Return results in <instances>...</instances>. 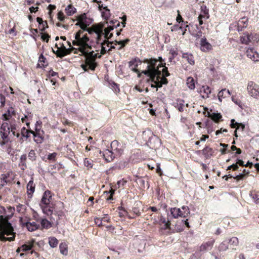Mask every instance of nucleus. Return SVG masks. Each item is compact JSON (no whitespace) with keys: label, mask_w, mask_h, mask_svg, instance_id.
Instances as JSON below:
<instances>
[{"label":"nucleus","mask_w":259,"mask_h":259,"mask_svg":"<svg viewBox=\"0 0 259 259\" xmlns=\"http://www.w3.org/2000/svg\"><path fill=\"white\" fill-rule=\"evenodd\" d=\"M182 26H179L178 25H175L171 27V31H178L179 30L182 29Z\"/></svg>","instance_id":"nucleus-62"},{"label":"nucleus","mask_w":259,"mask_h":259,"mask_svg":"<svg viewBox=\"0 0 259 259\" xmlns=\"http://www.w3.org/2000/svg\"><path fill=\"white\" fill-rule=\"evenodd\" d=\"M248 19L247 17H243L241 18L238 23V30H241L243 28L246 27L248 24Z\"/></svg>","instance_id":"nucleus-26"},{"label":"nucleus","mask_w":259,"mask_h":259,"mask_svg":"<svg viewBox=\"0 0 259 259\" xmlns=\"http://www.w3.org/2000/svg\"><path fill=\"white\" fill-rule=\"evenodd\" d=\"M200 17H203L204 19H208L209 18V10L205 5L201 6V13L199 15Z\"/></svg>","instance_id":"nucleus-24"},{"label":"nucleus","mask_w":259,"mask_h":259,"mask_svg":"<svg viewBox=\"0 0 259 259\" xmlns=\"http://www.w3.org/2000/svg\"><path fill=\"white\" fill-rule=\"evenodd\" d=\"M16 111L14 110V108L12 107H10L6 113H4L3 115V117L4 120H8L10 117H11L13 115H15Z\"/></svg>","instance_id":"nucleus-22"},{"label":"nucleus","mask_w":259,"mask_h":259,"mask_svg":"<svg viewBox=\"0 0 259 259\" xmlns=\"http://www.w3.org/2000/svg\"><path fill=\"white\" fill-rule=\"evenodd\" d=\"M248 94L255 99L259 98V85L252 81H248L247 86Z\"/></svg>","instance_id":"nucleus-6"},{"label":"nucleus","mask_w":259,"mask_h":259,"mask_svg":"<svg viewBox=\"0 0 259 259\" xmlns=\"http://www.w3.org/2000/svg\"><path fill=\"white\" fill-rule=\"evenodd\" d=\"M104 34L105 40H108L109 39L111 38L113 36V33H110V31H108V30L105 28L104 29Z\"/></svg>","instance_id":"nucleus-50"},{"label":"nucleus","mask_w":259,"mask_h":259,"mask_svg":"<svg viewBox=\"0 0 259 259\" xmlns=\"http://www.w3.org/2000/svg\"><path fill=\"white\" fill-rule=\"evenodd\" d=\"M228 249V246L224 242H222L218 247L219 251H226Z\"/></svg>","instance_id":"nucleus-51"},{"label":"nucleus","mask_w":259,"mask_h":259,"mask_svg":"<svg viewBox=\"0 0 259 259\" xmlns=\"http://www.w3.org/2000/svg\"><path fill=\"white\" fill-rule=\"evenodd\" d=\"M10 134V127L8 122L3 123L0 129V135L3 141L0 142V144L3 146L10 141L9 135Z\"/></svg>","instance_id":"nucleus-4"},{"label":"nucleus","mask_w":259,"mask_h":259,"mask_svg":"<svg viewBox=\"0 0 259 259\" xmlns=\"http://www.w3.org/2000/svg\"><path fill=\"white\" fill-rule=\"evenodd\" d=\"M26 159H27V156H26V154H22L20 157V162L22 163V166L24 167L23 168H22V169H24V168L26 167V164L25 163V161H26Z\"/></svg>","instance_id":"nucleus-49"},{"label":"nucleus","mask_w":259,"mask_h":259,"mask_svg":"<svg viewBox=\"0 0 259 259\" xmlns=\"http://www.w3.org/2000/svg\"><path fill=\"white\" fill-rule=\"evenodd\" d=\"M103 27L104 26L102 24H98L94 26V30L93 31H94V32H95L97 35V43L98 44H99L101 37L104 34Z\"/></svg>","instance_id":"nucleus-10"},{"label":"nucleus","mask_w":259,"mask_h":259,"mask_svg":"<svg viewBox=\"0 0 259 259\" xmlns=\"http://www.w3.org/2000/svg\"><path fill=\"white\" fill-rule=\"evenodd\" d=\"M40 206L42 209V212L48 215H51L53 213V210L51 207H49L48 205H43L42 204H40Z\"/></svg>","instance_id":"nucleus-34"},{"label":"nucleus","mask_w":259,"mask_h":259,"mask_svg":"<svg viewBox=\"0 0 259 259\" xmlns=\"http://www.w3.org/2000/svg\"><path fill=\"white\" fill-rule=\"evenodd\" d=\"M231 168H232L233 170H236L239 168V167L236 164H233L228 167L227 170H230Z\"/></svg>","instance_id":"nucleus-64"},{"label":"nucleus","mask_w":259,"mask_h":259,"mask_svg":"<svg viewBox=\"0 0 259 259\" xmlns=\"http://www.w3.org/2000/svg\"><path fill=\"white\" fill-rule=\"evenodd\" d=\"M180 208L174 207L170 209V213L174 218H178L180 215Z\"/></svg>","instance_id":"nucleus-38"},{"label":"nucleus","mask_w":259,"mask_h":259,"mask_svg":"<svg viewBox=\"0 0 259 259\" xmlns=\"http://www.w3.org/2000/svg\"><path fill=\"white\" fill-rule=\"evenodd\" d=\"M23 226L26 227L28 230L30 232L36 230L38 229L39 226V225L34 222H30L28 221L23 223Z\"/></svg>","instance_id":"nucleus-17"},{"label":"nucleus","mask_w":259,"mask_h":259,"mask_svg":"<svg viewBox=\"0 0 259 259\" xmlns=\"http://www.w3.org/2000/svg\"><path fill=\"white\" fill-rule=\"evenodd\" d=\"M110 24L113 25L112 26L115 28H117L120 25V22L116 20L110 21Z\"/></svg>","instance_id":"nucleus-55"},{"label":"nucleus","mask_w":259,"mask_h":259,"mask_svg":"<svg viewBox=\"0 0 259 259\" xmlns=\"http://www.w3.org/2000/svg\"><path fill=\"white\" fill-rule=\"evenodd\" d=\"M58 243V240L55 237H50L49 239V244L52 248L56 247Z\"/></svg>","instance_id":"nucleus-39"},{"label":"nucleus","mask_w":259,"mask_h":259,"mask_svg":"<svg viewBox=\"0 0 259 259\" xmlns=\"http://www.w3.org/2000/svg\"><path fill=\"white\" fill-rule=\"evenodd\" d=\"M190 213L189 208L187 206H183L180 208V217L186 218Z\"/></svg>","instance_id":"nucleus-28"},{"label":"nucleus","mask_w":259,"mask_h":259,"mask_svg":"<svg viewBox=\"0 0 259 259\" xmlns=\"http://www.w3.org/2000/svg\"><path fill=\"white\" fill-rule=\"evenodd\" d=\"M227 95H230V92L229 90L226 89L222 90L218 93V96L219 100L220 102H222V98H225Z\"/></svg>","instance_id":"nucleus-31"},{"label":"nucleus","mask_w":259,"mask_h":259,"mask_svg":"<svg viewBox=\"0 0 259 259\" xmlns=\"http://www.w3.org/2000/svg\"><path fill=\"white\" fill-rule=\"evenodd\" d=\"M27 194L29 198H31L35 191V184L33 183L32 178L27 185Z\"/></svg>","instance_id":"nucleus-18"},{"label":"nucleus","mask_w":259,"mask_h":259,"mask_svg":"<svg viewBox=\"0 0 259 259\" xmlns=\"http://www.w3.org/2000/svg\"><path fill=\"white\" fill-rule=\"evenodd\" d=\"M0 230H1L2 232L3 233V234H0V239L4 241H7L8 237H6L4 236L5 234H6L7 235V234L5 232V231L1 228H0Z\"/></svg>","instance_id":"nucleus-57"},{"label":"nucleus","mask_w":259,"mask_h":259,"mask_svg":"<svg viewBox=\"0 0 259 259\" xmlns=\"http://www.w3.org/2000/svg\"><path fill=\"white\" fill-rule=\"evenodd\" d=\"M245 178V174H239V175L236 176L235 177H233V178L237 181H239L240 180H243Z\"/></svg>","instance_id":"nucleus-59"},{"label":"nucleus","mask_w":259,"mask_h":259,"mask_svg":"<svg viewBox=\"0 0 259 259\" xmlns=\"http://www.w3.org/2000/svg\"><path fill=\"white\" fill-rule=\"evenodd\" d=\"M38 124H41V121L40 120L37 121L35 123V132L33 131H30V133L32 134L34 137V141L37 144H41L44 140V137L43 135L44 132L43 131L40 130V128L37 127Z\"/></svg>","instance_id":"nucleus-7"},{"label":"nucleus","mask_w":259,"mask_h":259,"mask_svg":"<svg viewBox=\"0 0 259 259\" xmlns=\"http://www.w3.org/2000/svg\"><path fill=\"white\" fill-rule=\"evenodd\" d=\"M184 220L178 221L175 224V230L177 232H180L184 230Z\"/></svg>","instance_id":"nucleus-33"},{"label":"nucleus","mask_w":259,"mask_h":259,"mask_svg":"<svg viewBox=\"0 0 259 259\" xmlns=\"http://www.w3.org/2000/svg\"><path fill=\"white\" fill-rule=\"evenodd\" d=\"M100 154L103 156L107 162L112 161L115 158V155H117L114 152L109 149H106L103 152L100 151Z\"/></svg>","instance_id":"nucleus-9"},{"label":"nucleus","mask_w":259,"mask_h":259,"mask_svg":"<svg viewBox=\"0 0 259 259\" xmlns=\"http://www.w3.org/2000/svg\"><path fill=\"white\" fill-rule=\"evenodd\" d=\"M160 221L163 224H164L166 229H170V223L169 220L166 221L165 219L162 216L160 217Z\"/></svg>","instance_id":"nucleus-47"},{"label":"nucleus","mask_w":259,"mask_h":259,"mask_svg":"<svg viewBox=\"0 0 259 259\" xmlns=\"http://www.w3.org/2000/svg\"><path fill=\"white\" fill-rule=\"evenodd\" d=\"M240 126H241V131H243L245 128L244 124L236 122L234 119L231 120L230 126L232 128H236V130H239Z\"/></svg>","instance_id":"nucleus-29"},{"label":"nucleus","mask_w":259,"mask_h":259,"mask_svg":"<svg viewBox=\"0 0 259 259\" xmlns=\"http://www.w3.org/2000/svg\"><path fill=\"white\" fill-rule=\"evenodd\" d=\"M214 242V240H211L202 244L200 246V251H205L210 249L212 247Z\"/></svg>","instance_id":"nucleus-23"},{"label":"nucleus","mask_w":259,"mask_h":259,"mask_svg":"<svg viewBox=\"0 0 259 259\" xmlns=\"http://www.w3.org/2000/svg\"><path fill=\"white\" fill-rule=\"evenodd\" d=\"M250 197L254 200L255 202L257 204L259 200V196L257 194L253 195L252 193L250 194Z\"/></svg>","instance_id":"nucleus-60"},{"label":"nucleus","mask_w":259,"mask_h":259,"mask_svg":"<svg viewBox=\"0 0 259 259\" xmlns=\"http://www.w3.org/2000/svg\"><path fill=\"white\" fill-rule=\"evenodd\" d=\"M40 224L44 228L49 229L52 227L51 223L46 219H41Z\"/></svg>","instance_id":"nucleus-40"},{"label":"nucleus","mask_w":259,"mask_h":259,"mask_svg":"<svg viewBox=\"0 0 259 259\" xmlns=\"http://www.w3.org/2000/svg\"><path fill=\"white\" fill-rule=\"evenodd\" d=\"M56 155H57L56 153L54 152L53 153H50L48 156V159L50 160H52L53 161H55V158H56Z\"/></svg>","instance_id":"nucleus-56"},{"label":"nucleus","mask_w":259,"mask_h":259,"mask_svg":"<svg viewBox=\"0 0 259 259\" xmlns=\"http://www.w3.org/2000/svg\"><path fill=\"white\" fill-rule=\"evenodd\" d=\"M41 38L44 40L46 41V42H48L49 40V38L50 37V36L47 33H43L41 32Z\"/></svg>","instance_id":"nucleus-54"},{"label":"nucleus","mask_w":259,"mask_h":259,"mask_svg":"<svg viewBox=\"0 0 259 259\" xmlns=\"http://www.w3.org/2000/svg\"><path fill=\"white\" fill-rule=\"evenodd\" d=\"M156 60H157V62L156 63V64H157V62H158V60H157L156 59H155ZM158 60L161 62L160 64H159V65L158 66H156V65H155V67L156 68H158L159 69V67H163V68H166L165 66V63H164V65L162 63V58L161 57H159L158 58Z\"/></svg>","instance_id":"nucleus-53"},{"label":"nucleus","mask_w":259,"mask_h":259,"mask_svg":"<svg viewBox=\"0 0 259 259\" xmlns=\"http://www.w3.org/2000/svg\"><path fill=\"white\" fill-rule=\"evenodd\" d=\"M212 149L208 146L205 147L202 150V153L206 158L210 157L212 155Z\"/></svg>","instance_id":"nucleus-32"},{"label":"nucleus","mask_w":259,"mask_h":259,"mask_svg":"<svg viewBox=\"0 0 259 259\" xmlns=\"http://www.w3.org/2000/svg\"><path fill=\"white\" fill-rule=\"evenodd\" d=\"M187 84L190 90H194L195 88L194 80L193 77H189L187 80Z\"/></svg>","instance_id":"nucleus-37"},{"label":"nucleus","mask_w":259,"mask_h":259,"mask_svg":"<svg viewBox=\"0 0 259 259\" xmlns=\"http://www.w3.org/2000/svg\"><path fill=\"white\" fill-rule=\"evenodd\" d=\"M147 144L150 148L155 149L160 145V142L156 137L152 136L149 138Z\"/></svg>","instance_id":"nucleus-11"},{"label":"nucleus","mask_w":259,"mask_h":259,"mask_svg":"<svg viewBox=\"0 0 259 259\" xmlns=\"http://www.w3.org/2000/svg\"><path fill=\"white\" fill-rule=\"evenodd\" d=\"M77 22L76 25L79 26L82 30H87V27L90 25L93 22L92 19L88 18L85 13L81 14L77 17Z\"/></svg>","instance_id":"nucleus-5"},{"label":"nucleus","mask_w":259,"mask_h":259,"mask_svg":"<svg viewBox=\"0 0 259 259\" xmlns=\"http://www.w3.org/2000/svg\"><path fill=\"white\" fill-rule=\"evenodd\" d=\"M113 42L109 41L108 40H104L103 42H101L99 44L101 45V54L102 55L105 54L108 51V48L109 47V45L112 44Z\"/></svg>","instance_id":"nucleus-20"},{"label":"nucleus","mask_w":259,"mask_h":259,"mask_svg":"<svg viewBox=\"0 0 259 259\" xmlns=\"http://www.w3.org/2000/svg\"><path fill=\"white\" fill-rule=\"evenodd\" d=\"M35 245H38V243L35 242L34 240H32L31 241H29L22 245L21 247V250L23 251L30 250L33 247H34Z\"/></svg>","instance_id":"nucleus-15"},{"label":"nucleus","mask_w":259,"mask_h":259,"mask_svg":"<svg viewBox=\"0 0 259 259\" xmlns=\"http://www.w3.org/2000/svg\"><path fill=\"white\" fill-rule=\"evenodd\" d=\"M56 46L57 47L58 49L57 51L55 52L53 49H52V50L54 53H55L57 57L62 58L65 55H66L67 53H69V49H66V47L63 45H62L63 50L62 51H59L60 49L57 47V44H56Z\"/></svg>","instance_id":"nucleus-19"},{"label":"nucleus","mask_w":259,"mask_h":259,"mask_svg":"<svg viewBox=\"0 0 259 259\" xmlns=\"http://www.w3.org/2000/svg\"><path fill=\"white\" fill-rule=\"evenodd\" d=\"M182 58L185 59L190 65H194L195 63L194 58L192 54L185 53L182 55Z\"/></svg>","instance_id":"nucleus-27"},{"label":"nucleus","mask_w":259,"mask_h":259,"mask_svg":"<svg viewBox=\"0 0 259 259\" xmlns=\"http://www.w3.org/2000/svg\"><path fill=\"white\" fill-rule=\"evenodd\" d=\"M200 93H204L206 94V97H208V95L211 93V90L209 87L202 86L200 90Z\"/></svg>","instance_id":"nucleus-43"},{"label":"nucleus","mask_w":259,"mask_h":259,"mask_svg":"<svg viewBox=\"0 0 259 259\" xmlns=\"http://www.w3.org/2000/svg\"><path fill=\"white\" fill-rule=\"evenodd\" d=\"M76 9L73 7L71 5H68L65 8V13L68 16H71L76 12Z\"/></svg>","instance_id":"nucleus-35"},{"label":"nucleus","mask_w":259,"mask_h":259,"mask_svg":"<svg viewBox=\"0 0 259 259\" xmlns=\"http://www.w3.org/2000/svg\"><path fill=\"white\" fill-rule=\"evenodd\" d=\"M253 40V35L252 34L244 33L240 37L241 42L243 44L248 45Z\"/></svg>","instance_id":"nucleus-16"},{"label":"nucleus","mask_w":259,"mask_h":259,"mask_svg":"<svg viewBox=\"0 0 259 259\" xmlns=\"http://www.w3.org/2000/svg\"><path fill=\"white\" fill-rule=\"evenodd\" d=\"M102 221L103 219H101L100 218H96L95 219V223L98 226H102Z\"/></svg>","instance_id":"nucleus-61"},{"label":"nucleus","mask_w":259,"mask_h":259,"mask_svg":"<svg viewBox=\"0 0 259 259\" xmlns=\"http://www.w3.org/2000/svg\"><path fill=\"white\" fill-rule=\"evenodd\" d=\"M205 116L210 117L212 120H213L214 122L217 123L219 122V120L221 119L222 117V116L220 113H210L208 111H207V115H205Z\"/></svg>","instance_id":"nucleus-25"},{"label":"nucleus","mask_w":259,"mask_h":259,"mask_svg":"<svg viewBox=\"0 0 259 259\" xmlns=\"http://www.w3.org/2000/svg\"><path fill=\"white\" fill-rule=\"evenodd\" d=\"M6 209L4 207L0 205V228L7 234H11L13 231L11 224L9 222L7 217H4Z\"/></svg>","instance_id":"nucleus-3"},{"label":"nucleus","mask_w":259,"mask_h":259,"mask_svg":"<svg viewBox=\"0 0 259 259\" xmlns=\"http://www.w3.org/2000/svg\"><path fill=\"white\" fill-rule=\"evenodd\" d=\"M111 150L116 155H120L123 152V146L118 141H113L110 145Z\"/></svg>","instance_id":"nucleus-8"},{"label":"nucleus","mask_w":259,"mask_h":259,"mask_svg":"<svg viewBox=\"0 0 259 259\" xmlns=\"http://www.w3.org/2000/svg\"><path fill=\"white\" fill-rule=\"evenodd\" d=\"M200 44V49L203 52H207L212 49L211 45L207 40L205 36L201 38Z\"/></svg>","instance_id":"nucleus-12"},{"label":"nucleus","mask_w":259,"mask_h":259,"mask_svg":"<svg viewBox=\"0 0 259 259\" xmlns=\"http://www.w3.org/2000/svg\"><path fill=\"white\" fill-rule=\"evenodd\" d=\"M52 199L51 192L49 190H46L44 193L40 204L48 205Z\"/></svg>","instance_id":"nucleus-13"},{"label":"nucleus","mask_w":259,"mask_h":259,"mask_svg":"<svg viewBox=\"0 0 259 259\" xmlns=\"http://www.w3.org/2000/svg\"><path fill=\"white\" fill-rule=\"evenodd\" d=\"M58 19L61 21H62L64 20V18H65V16L64 15V14L63 12H58Z\"/></svg>","instance_id":"nucleus-63"},{"label":"nucleus","mask_w":259,"mask_h":259,"mask_svg":"<svg viewBox=\"0 0 259 259\" xmlns=\"http://www.w3.org/2000/svg\"><path fill=\"white\" fill-rule=\"evenodd\" d=\"M127 181L124 180V179L118 181L117 183V184L118 186V188L122 187L124 186V185L126 183Z\"/></svg>","instance_id":"nucleus-58"},{"label":"nucleus","mask_w":259,"mask_h":259,"mask_svg":"<svg viewBox=\"0 0 259 259\" xmlns=\"http://www.w3.org/2000/svg\"><path fill=\"white\" fill-rule=\"evenodd\" d=\"M130 39L128 38H126L124 40H120L117 41L115 40V45H120V46L118 48V50H121L122 48H123L126 44H127L129 41Z\"/></svg>","instance_id":"nucleus-41"},{"label":"nucleus","mask_w":259,"mask_h":259,"mask_svg":"<svg viewBox=\"0 0 259 259\" xmlns=\"http://www.w3.org/2000/svg\"><path fill=\"white\" fill-rule=\"evenodd\" d=\"M89 41V37L87 34H83V31L81 30H79L74 34V40L72 41L73 45L79 47L80 51L84 54L85 64H82L81 67L85 71L89 69L94 71L97 65L96 58L101 57V55L95 53L93 51L89 52L88 50H87L91 49Z\"/></svg>","instance_id":"nucleus-1"},{"label":"nucleus","mask_w":259,"mask_h":259,"mask_svg":"<svg viewBox=\"0 0 259 259\" xmlns=\"http://www.w3.org/2000/svg\"><path fill=\"white\" fill-rule=\"evenodd\" d=\"M139 63H141V61L139 59H135L134 60L129 62V66L131 70L134 72L137 73L139 72V70L137 68L138 66Z\"/></svg>","instance_id":"nucleus-21"},{"label":"nucleus","mask_w":259,"mask_h":259,"mask_svg":"<svg viewBox=\"0 0 259 259\" xmlns=\"http://www.w3.org/2000/svg\"><path fill=\"white\" fill-rule=\"evenodd\" d=\"M10 130H11L12 135L14 136H16L17 137H19L20 134L19 133L17 132L16 127L14 125H11Z\"/></svg>","instance_id":"nucleus-52"},{"label":"nucleus","mask_w":259,"mask_h":259,"mask_svg":"<svg viewBox=\"0 0 259 259\" xmlns=\"http://www.w3.org/2000/svg\"><path fill=\"white\" fill-rule=\"evenodd\" d=\"M229 243L233 246H237L239 244V240L238 238L233 237L230 238L229 240Z\"/></svg>","instance_id":"nucleus-42"},{"label":"nucleus","mask_w":259,"mask_h":259,"mask_svg":"<svg viewBox=\"0 0 259 259\" xmlns=\"http://www.w3.org/2000/svg\"><path fill=\"white\" fill-rule=\"evenodd\" d=\"M184 101L183 100H182L180 103H176L175 104V107L178 109V110L180 112H183L184 111Z\"/></svg>","instance_id":"nucleus-48"},{"label":"nucleus","mask_w":259,"mask_h":259,"mask_svg":"<svg viewBox=\"0 0 259 259\" xmlns=\"http://www.w3.org/2000/svg\"><path fill=\"white\" fill-rule=\"evenodd\" d=\"M246 55L252 61H258L259 60V54L254 51L253 48H248L246 50Z\"/></svg>","instance_id":"nucleus-14"},{"label":"nucleus","mask_w":259,"mask_h":259,"mask_svg":"<svg viewBox=\"0 0 259 259\" xmlns=\"http://www.w3.org/2000/svg\"><path fill=\"white\" fill-rule=\"evenodd\" d=\"M28 157L29 159L31 161H35L36 159V155L34 150H31L28 153Z\"/></svg>","instance_id":"nucleus-46"},{"label":"nucleus","mask_w":259,"mask_h":259,"mask_svg":"<svg viewBox=\"0 0 259 259\" xmlns=\"http://www.w3.org/2000/svg\"><path fill=\"white\" fill-rule=\"evenodd\" d=\"M9 176V175L8 174H2L0 176V183L2 187L7 185L9 182L8 180Z\"/></svg>","instance_id":"nucleus-30"},{"label":"nucleus","mask_w":259,"mask_h":259,"mask_svg":"<svg viewBox=\"0 0 259 259\" xmlns=\"http://www.w3.org/2000/svg\"><path fill=\"white\" fill-rule=\"evenodd\" d=\"M60 252L65 255L68 254L67 246L65 243H61L59 245Z\"/></svg>","instance_id":"nucleus-36"},{"label":"nucleus","mask_w":259,"mask_h":259,"mask_svg":"<svg viewBox=\"0 0 259 259\" xmlns=\"http://www.w3.org/2000/svg\"><path fill=\"white\" fill-rule=\"evenodd\" d=\"M157 60L154 59H150L149 60H146V62L148 65L147 69L142 72L144 74L149 76L151 80L155 84L152 83L151 87L152 88H156V91L158 90V88L162 87L163 84H167L168 80L166 78L170 75L168 71L167 68L162 69V76L161 77V71L156 68L155 65Z\"/></svg>","instance_id":"nucleus-2"},{"label":"nucleus","mask_w":259,"mask_h":259,"mask_svg":"<svg viewBox=\"0 0 259 259\" xmlns=\"http://www.w3.org/2000/svg\"><path fill=\"white\" fill-rule=\"evenodd\" d=\"M31 130H28L25 127L22 128L21 131V134L22 137H25L26 138H28L29 137V134L30 133V131Z\"/></svg>","instance_id":"nucleus-45"},{"label":"nucleus","mask_w":259,"mask_h":259,"mask_svg":"<svg viewBox=\"0 0 259 259\" xmlns=\"http://www.w3.org/2000/svg\"><path fill=\"white\" fill-rule=\"evenodd\" d=\"M84 165L88 167V169L91 168L93 166V160L85 158L84 159Z\"/></svg>","instance_id":"nucleus-44"}]
</instances>
